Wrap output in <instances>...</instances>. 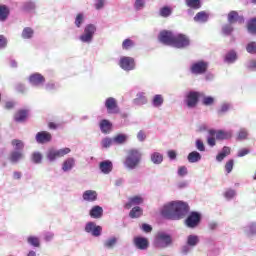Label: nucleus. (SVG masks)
<instances>
[{
    "instance_id": "obj_1",
    "label": "nucleus",
    "mask_w": 256,
    "mask_h": 256,
    "mask_svg": "<svg viewBox=\"0 0 256 256\" xmlns=\"http://www.w3.org/2000/svg\"><path fill=\"white\" fill-rule=\"evenodd\" d=\"M189 204L183 201H171L165 204L160 213L164 219L179 221L189 213Z\"/></svg>"
},
{
    "instance_id": "obj_2",
    "label": "nucleus",
    "mask_w": 256,
    "mask_h": 256,
    "mask_svg": "<svg viewBox=\"0 0 256 256\" xmlns=\"http://www.w3.org/2000/svg\"><path fill=\"white\" fill-rule=\"evenodd\" d=\"M143 154L138 149H131L128 151V154L124 160V167L128 171H135L141 163Z\"/></svg>"
},
{
    "instance_id": "obj_3",
    "label": "nucleus",
    "mask_w": 256,
    "mask_h": 256,
    "mask_svg": "<svg viewBox=\"0 0 256 256\" xmlns=\"http://www.w3.org/2000/svg\"><path fill=\"white\" fill-rule=\"evenodd\" d=\"M153 245L156 249L173 247V236L165 231H159L154 237Z\"/></svg>"
},
{
    "instance_id": "obj_4",
    "label": "nucleus",
    "mask_w": 256,
    "mask_h": 256,
    "mask_svg": "<svg viewBox=\"0 0 256 256\" xmlns=\"http://www.w3.org/2000/svg\"><path fill=\"white\" fill-rule=\"evenodd\" d=\"M97 33V26L95 24H86L84 26L83 33L79 36V41L85 43L86 45H91L93 39H95V34Z\"/></svg>"
},
{
    "instance_id": "obj_5",
    "label": "nucleus",
    "mask_w": 256,
    "mask_h": 256,
    "mask_svg": "<svg viewBox=\"0 0 256 256\" xmlns=\"http://www.w3.org/2000/svg\"><path fill=\"white\" fill-rule=\"evenodd\" d=\"M69 153H71V148H50L46 152V159L49 163H55L57 159H61V157H65V155H69Z\"/></svg>"
},
{
    "instance_id": "obj_6",
    "label": "nucleus",
    "mask_w": 256,
    "mask_h": 256,
    "mask_svg": "<svg viewBox=\"0 0 256 256\" xmlns=\"http://www.w3.org/2000/svg\"><path fill=\"white\" fill-rule=\"evenodd\" d=\"M201 219L203 216L198 211H192L189 213L184 223L188 229H197L198 225H201Z\"/></svg>"
},
{
    "instance_id": "obj_7",
    "label": "nucleus",
    "mask_w": 256,
    "mask_h": 256,
    "mask_svg": "<svg viewBox=\"0 0 256 256\" xmlns=\"http://www.w3.org/2000/svg\"><path fill=\"white\" fill-rule=\"evenodd\" d=\"M203 93L191 90L185 96V103L188 109H195L199 105V98L203 97Z\"/></svg>"
},
{
    "instance_id": "obj_8",
    "label": "nucleus",
    "mask_w": 256,
    "mask_h": 256,
    "mask_svg": "<svg viewBox=\"0 0 256 256\" xmlns=\"http://www.w3.org/2000/svg\"><path fill=\"white\" fill-rule=\"evenodd\" d=\"M209 69V62L205 60H199L190 65V73L192 75H205Z\"/></svg>"
},
{
    "instance_id": "obj_9",
    "label": "nucleus",
    "mask_w": 256,
    "mask_h": 256,
    "mask_svg": "<svg viewBox=\"0 0 256 256\" xmlns=\"http://www.w3.org/2000/svg\"><path fill=\"white\" fill-rule=\"evenodd\" d=\"M119 67L122 68L123 71H135L137 69V63L135 62V58L129 56H122L118 63Z\"/></svg>"
},
{
    "instance_id": "obj_10",
    "label": "nucleus",
    "mask_w": 256,
    "mask_h": 256,
    "mask_svg": "<svg viewBox=\"0 0 256 256\" xmlns=\"http://www.w3.org/2000/svg\"><path fill=\"white\" fill-rule=\"evenodd\" d=\"M85 233L92 235V237H101L103 235V227L97 225L94 221H89L84 227Z\"/></svg>"
},
{
    "instance_id": "obj_11",
    "label": "nucleus",
    "mask_w": 256,
    "mask_h": 256,
    "mask_svg": "<svg viewBox=\"0 0 256 256\" xmlns=\"http://www.w3.org/2000/svg\"><path fill=\"white\" fill-rule=\"evenodd\" d=\"M158 40L160 41V43H163V45L173 46V42L175 40V33L170 30H162L158 35Z\"/></svg>"
},
{
    "instance_id": "obj_12",
    "label": "nucleus",
    "mask_w": 256,
    "mask_h": 256,
    "mask_svg": "<svg viewBox=\"0 0 256 256\" xmlns=\"http://www.w3.org/2000/svg\"><path fill=\"white\" fill-rule=\"evenodd\" d=\"M189 44L190 40L184 34H175L172 47H176V49H185V47H189Z\"/></svg>"
},
{
    "instance_id": "obj_13",
    "label": "nucleus",
    "mask_w": 256,
    "mask_h": 256,
    "mask_svg": "<svg viewBox=\"0 0 256 256\" xmlns=\"http://www.w3.org/2000/svg\"><path fill=\"white\" fill-rule=\"evenodd\" d=\"M243 235L246 239H255L256 237V221L248 222L242 227Z\"/></svg>"
},
{
    "instance_id": "obj_14",
    "label": "nucleus",
    "mask_w": 256,
    "mask_h": 256,
    "mask_svg": "<svg viewBox=\"0 0 256 256\" xmlns=\"http://www.w3.org/2000/svg\"><path fill=\"white\" fill-rule=\"evenodd\" d=\"M28 81L32 87H43L45 85V76L36 72L29 76Z\"/></svg>"
},
{
    "instance_id": "obj_15",
    "label": "nucleus",
    "mask_w": 256,
    "mask_h": 256,
    "mask_svg": "<svg viewBox=\"0 0 256 256\" xmlns=\"http://www.w3.org/2000/svg\"><path fill=\"white\" fill-rule=\"evenodd\" d=\"M105 108L107 109V113L110 115H115L119 113V106L117 105V100L113 97H109L105 100Z\"/></svg>"
},
{
    "instance_id": "obj_16",
    "label": "nucleus",
    "mask_w": 256,
    "mask_h": 256,
    "mask_svg": "<svg viewBox=\"0 0 256 256\" xmlns=\"http://www.w3.org/2000/svg\"><path fill=\"white\" fill-rule=\"evenodd\" d=\"M53 136L48 131H40L36 134L35 140L38 145H45V143H51Z\"/></svg>"
},
{
    "instance_id": "obj_17",
    "label": "nucleus",
    "mask_w": 256,
    "mask_h": 256,
    "mask_svg": "<svg viewBox=\"0 0 256 256\" xmlns=\"http://www.w3.org/2000/svg\"><path fill=\"white\" fill-rule=\"evenodd\" d=\"M228 23L235 25V23H239L240 25L245 23V18L243 15H239V12L232 10L227 15Z\"/></svg>"
},
{
    "instance_id": "obj_18",
    "label": "nucleus",
    "mask_w": 256,
    "mask_h": 256,
    "mask_svg": "<svg viewBox=\"0 0 256 256\" xmlns=\"http://www.w3.org/2000/svg\"><path fill=\"white\" fill-rule=\"evenodd\" d=\"M133 243L136 249H139L140 251H146V249H149V240L146 237L136 236L134 237Z\"/></svg>"
},
{
    "instance_id": "obj_19",
    "label": "nucleus",
    "mask_w": 256,
    "mask_h": 256,
    "mask_svg": "<svg viewBox=\"0 0 256 256\" xmlns=\"http://www.w3.org/2000/svg\"><path fill=\"white\" fill-rule=\"evenodd\" d=\"M117 243H119V238L115 235L109 236L102 241L103 248L108 251H111L114 247H117Z\"/></svg>"
},
{
    "instance_id": "obj_20",
    "label": "nucleus",
    "mask_w": 256,
    "mask_h": 256,
    "mask_svg": "<svg viewBox=\"0 0 256 256\" xmlns=\"http://www.w3.org/2000/svg\"><path fill=\"white\" fill-rule=\"evenodd\" d=\"M23 159H25V154L22 151H11L8 156V161H10L11 165H18Z\"/></svg>"
},
{
    "instance_id": "obj_21",
    "label": "nucleus",
    "mask_w": 256,
    "mask_h": 256,
    "mask_svg": "<svg viewBox=\"0 0 256 256\" xmlns=\"http://www.w3.org/2000/svg\"><path fill=\"white\" fill-rule=\"evenodd\" d=\"M147 103H149V100L145 92H138L135 99H133V104L137 107H143V105H147Z\"/></svg>"
},
{
    "instance_id": "obj_22",
    "label": "nucleus",
    "mask_w": 256,
    "mask_h": 256,
    "mask_svg": "<svg viewBox=\"0 0 256 256\" xmlns=\"http://www.w3.org/2000/svg\"><path fill=\"white\" fill-rule=\"evenodd\" d=\"M99 169L103 175H109L113 171V162L111 160H103L99 163Z\"/></svg>"
},
{
    "instance_id": "obj_23",
    "label": "nucleus",
    "mask_w": 256,
    "mask_h": 256,
    "mask_svg": "<svg viewBox=\"0 0 256 256\" xmlns=\"http://www.w3.org/2000/svg\"><path fill=\"white\" fill-rule=\"evenodd\" d=\"M35 9H37L35 0H26L22 3V11L24 13H35Z\"/></svg>"
},
{
    "instance_id": "obj_24",
    "label": "nucleus",
    "mask_w": 256,
    "mask_h": 256,
    "mask_svg": "<svg viewBox=\"0 0 256 256\" xmlns=\"http://www.w3.org/2000/svg\"><path fill=\"white\" fill-rule=\"evenodd\" d=\"M99 127L101 133L108 135V133H111V129H113V124L107 119H102L99 123Z\"/></svg>"
},
{
    "instance_id": "obj_25",
    "label": "nucleus",
    "mask_w": 256,
    "mask_h": 256,
    "mask_svg": "<svg viewBox=\"0 0 256 256\" xmlns=\"http://www.w3.org/2000/svg\"><path fill=\"white\" fill-rule=\"evenodd\" d=\"M165 103V98L161 94H155L152 97L151 105L154 107V109H159L163 107V104Z\"/></svg>"
},
{
    "instance_id": "obj_26",
    "label": "nucleus",
    "mask_w": 256,
    "mask_h": 256,
    "mask_svg": "<svg viewBox=\"0 0 256 256\" xmlns=\"http://www.w3.org/2000/svg\"><path fill=\"white\" fill-rule=\"evenodd\" d=\"M73 167H75V158L69 157L62 163V171L63 173H69V171L73 170Z\"/></svg>"
},
{
    "instance_id": "obj_27",
    "label": "nucleus",
    "mask_w": 256,
    "mask_h": 256,
    "mask_svg": "<svg viewBox=\"0 0 256 256\" xmlns=\"http://www.w3.org/2000/svg\"><path fill=\"white\" fill-rule=\"evenodd\" d=\"M89 215L92 219H101L103 217V207L99 205L93 206L89 211Z\"/></svg>"
},
{
    "instance_id": "obj_28",
    "label": "nucleus",
    "mask_w": 256,
    "mask_h": 256,
    "mask_svg": "<svg viewBox=\"0 0 256 256\" xmlns=\"http://www.w3.org/2000/svg\"><path fill=\"white\" fill-rule=\"evenodd\" d=\"M28 116L29 110H18L17 113L14 115V121H16V123H23L26 121Z\"/></svg>"
},
{
    "instance_id": "obj_29",
    "label": "nucleus",
    "mask_w": 256,
    "mask_h": 256,
    "mask_svg": "<svg viewBox=\"0 0 256 256\" xmlns=\"http://www.w3.org/2000/svg\"><path fill=\"white\" fill-rule=\"evenodd\" d=\"M82 199L88 203H93L97 199V192L95 190H86L82 195Z\"/></svg>"
},
{
    "instance_id": "obj_30",
    "label": "nucleus",
    "mask_w": 256,
    "mask_h": 256,
    "mask_svg": "<svg viewBox=\"0 0 256 256\" xmlns=\"http://www.w3.org/2000/svg\"><path fill=\"white\" fill-rule=\"evenodd\" d=\"M237 59V52L235 50H230L226 53L224 57V63H227L228 65H233V63H235Z\"/></svg>"
},
{
    "instance_id": "obj_31",
    "label": "nucleus",
    "mask_w": 256,
    "mask_h": 256,
    "mask_svg": "<svg viewBox=\"0 0 256 256\" xmlns=\"http://www.w3.org/2000/svg\"><path fill=\"white\" fill-rule=\"evenodd\" d=\"M150 161L153 165H161L163 163V154L158 151L150 153Z\"/></svg>"
},
{
    "instance_id": "obj_32",
    "label": "nucleus",
    "mask_w": 256,
    "mask_h": 256,
    "mask_svg": "<svg viewBox=\"0 0 256 256\" xmlns=\"http://www.w3.org/2000/svg\"><path fill=\"white\" fill-rule=\"evenodd\" d=\"M195 23H207L209 21V13L206 11H200L194 16Z\"/></svg>"
},
{
    "instance_id": "obj_33",
    "label": "nucleus",
    "mask_w": 256,
    "mask_h": 256,
    "mask_svg": "<svg viewBox=\"0 0 256 256\" xmlns=\"http://www.w3.org/2000/svg\"><path fill=\"white\" fill-rule=\"evenodd\" d=\"M143 203V197L141 196H134L129 198L128 202L125 204L126 209H131L135 205H141Z\"/></svg>"
},
{
    "instance_id": "obj_34",
    "label": "nucleus",
    "mask_w": 256,
    "mask_h": 256,
    "mask_svg": "<svg viewBox=\"0 0 256 256\" xmlns=\"http://www.w3.org/2000/svg\"><path fill=\"white\" fill-rule=\"evenodd\" d=\"M228 155H231V148H229V146H224L222 150L217 154L216 161L221 163Z\"/></svg>"
},
{
    "instance_id": "obj_35",
    "label": "nucleus",
    "mask_w": 256,
    "mask_h": 256,
    "mask_svg": "<svg viewBox=\"0 0 256 256\" xmlns=\"http://www.w3.org/2000/svg\"><path fill=\"white\" fill-rule=\"evenodd\" d=\"M233 137V133L231 131L218 130L216 133L217 141H225L227 139H231Z\"/></svg>"
},
{
    "instance_id": "obj_36",
    "label": "nucleus",
    "mask_w": 256,
    "mask_h": 256,
    "mask_svg": "<svg viewBox=\"0 0 256 256\" xmlns=\"http://www.w3.org/2000/svg\"><path fill=\"white\" fill-rule=\"evenodd\" d=\"M87 17L83 12H80L76 15L75 20H74V25L77 29H81L83 25L85 24V20Z\"/></svg>"
},
{
    "instance_id": "obj_37",
    "label": "nucleus",
    "mask_w": 256,
    "mask_h": 256,
    "mask_svg": "<svg viewBox=\"0 0 256 256\" xmlns=\"http://www.w3.org/2000/svg\"><path fill=\"white\" fill-rule=\"evenodd\" d=\"M237 141H247L249 139V129L242 127L238 130L236 135Z\"/></svg>"
},
{
    "instance_id": "obj_38",
    "label": "nucleus",
    "mask_w": 256,
    "mask_h": 256,
    "mask_svg": "<svg viewBox=\"0 0 256 256\" xmlns=\"http://www.w3.org/2000/svg\"><path fill=\"white\" fill-rule=\"evenodd\" d=\"M128 139L129 135L119 133L113 138L114 145H125V142L128 141Z\"/></svg>"
},
{
    "instance_id": "obj_39",
    "label": "nucleus",
    "mask_w": 256,
    "mask_h": 256,
    "mask_svg": "<svg viewBox=\"0 0 256 256\" xmlns=\"http://www.w3.org/2000/svg\"><path fill=\"white\" fill-rule=\"evenodd\" d=\"M222 35H224V37H231V35H233V31H235V28L233 27V24L231 23H227L222 25Z\"/></svg>"
},
{
    "instance_id": "obj_40",
    "label": "nucleus",
    "mask_w": 256,
    "mask_h": 256,
    "mask_svg": "<svg viewBox=\"0 0 256 256\" xmlns=\"http://www.w3.org/2000/svg\"><path fill=\"white\" fill-rule=\"evenodd\" d=\"M199 236L195 234H190L187 236L186 243L193 249L199 245Z\"/></svg>"
},
{
    "instance_id": "obj_41",
    "label": "nucleus",
    "mask_w": 256,
    "mask_h": 256,
    "mask_svg": "<svg viewBox=\"0 0 256 256\" xmlns=\"http://www.w3.org/2000/svg\"><path fill=\"white\" fill-rule=\"evenodd\" d=\"M185 5L189 7V9L199 10L203 6L201 0H185Z\"/></svg>"
},
{
    "instance_id": "obj_42",
    "label": "nucleus",
    "mask_w": 256,
    "mask_h": 256,
    "mask_svg": "<svg viewBox=\"0 0 256 256\" xmlns=\"http://www.w3.org/2000/svg\"><path fill=\"white\" fill-rule=\"evenodd\" d=\"M187 159L190 163H199V161L202 159V156L198 151H192L188 154Z\"/></svg>"
},
{
    "instance_id": "obj_43",
    "label": "nucleus",
    "mask_w": 256,
    "mask_h": 256,
    "mask_svg": "<svg viewBox=\"0 0 256 256\" xmlns=\"http://www.w3.org/2000/svg\"><path fill=\"white\" fill-rule=\"evenodd\" d=\"M143 215V209L139 206L133 207L129 212L130 219H139Z\"/></svg>"
},
{
    "instance_id": "obj_44",
    "label": "nucleus",
    "mask_w": 256,
    "mask_h": 256,
    "mask_svg": "<svg viewBox=\"0 0 256 256\" xmlns=\"http://www.w3.org/2000/svg\"><path fill=\"white\" fill-rule=\"evenodd\" d=\"M11 145L14 149L12 151H21L23 153V149H25V143L19 139H13Z\"/></svg>"
},
{
    "instance_id": "obj_45",
    "label": "nucleus",
    "mask_w": 256,
    "mask_h": 256,
    "mask_svg": "<svg viewBox=\"0 0 256 256\" xmlns=\"http://www.w3.org/2000/svg\"><path fill=\"white\" fill-rule=\"evenodd\" d=\"M247 32L249 35H256V18L247 21Z\"/></svg>"
},
{
    "instance_id": "obj_46",
    "label": "nucleus",
    "mask_w": 256,
    "mask_h": 256,
    "mask_svg": "<svg viewBox=\"0 0 256 256\" xmlns=\"http://www.w3.org/2000/svg\"><path fill=\"white\" fill-rule=\"evenodd\" d=\"M31 161L34 165H41L43 163V154L39 151L33 152L31 154Z\"/></svg>"
},
{
    "instance_id": "obj_47",
    "label": "nucleus",
    "mask_w": 256,
    "mask_h": 256,
    "mask_svg": "<svg viewBox=\"0 0 256 256\" xmlns=\"http://www.w3.org/2000/svg\"><path fill=\"white\" fill-rule=\"evenodd\" d=\"M10 10L6 5H0V21L5 22L9 17Z\"/></svg>"
},
{
    "instance_id": "obj_48",
    "label": "nucleus",
    "mask_w": 256,
    "mask_h": 256,
    "mask_svg": "<svg viewBox=\"0 0 256 256\" xmlns=\"http://www.w3.org/2000/svg\"><path fill=\"white\" fill-rule=\"evenodd\" d=\"M173 10L169 6H164L159 10V16L167 19V17H171Z\"/></svg>"
},
{
    "instance_id": "obj_49",
    "label": "nucleus",
    "mask_w": 256,
    "mask_h": 256,
    "mask_svg": "<svg viewBox=\"0 0 256 256\" xmlns=\"http://www.w3.org/2000/svg\"><path fill=\"white\" fill-rule=\"evenodd\" d=\"M35 31L31 27H25L22 31V39H33Z\"/></svg>"
},
{
    "instance_id": "obj_50",
    "label": "nucleus",
    "mask_w": 256,
    "mask_h": 256,
    "mask_svg": "<svg viewBox=\"0 0 256 256\" xmlns=\"http://www.w3.org/2000/svg\"><path fill=\"white\" fill-rule=\"evenodd\" d=\"M27 243L28 245H31V247H41V241L37 236H28Z\"/></svg>"
},
{
    "instance_id": "obj_51",
    "label": "nucleus",
    "mask_w": 256,
    "mask_h": 256,
    "mask_svg": "<svg viewBox=\"0 0 256 256\" xmlns=\"http://www.w3.org/2000/svg\"><path fill=\"white\" fill-rule=\"evenodd\" d=\"M111 145H115L113 138L105 137L101 140L102 149H109V147H111Z\"/></svg>"
},
{
    "instance_id": "obj_52",
    "label": "nucleus",
    "mask_w": 256,
    "mask_h": 256,
    "mask_svg": "<svg viewBox=\"0 0 256 256\" xmlns=\"http://www.w3.org/2000/svg\"><path fill=\"white\" fill-rule=\"evenodd\" d=\"M135 47V41L131 40V38L125 39L122 42V49L124 51H129V49H133Z\"/></svg>"
},
{
    "instance_id": "obj_53",
    "label": "nucleus",
    "mask_w": 256,
    "mask_h": 256,
    "mask_svg": "<svg viewBox=\"0 0 256 256\" xmlns=\"http://www.w3.org/2000/svg\"><path fill=\"white\" fill-rule=\"evenodd\" d=\"M231 109V103H223L221 104L220 108L217 110L218 115H225Z\"/></svg>"
},
{
    "instance_id": "obj_54",
    "label": "nucleus",
    "mask_w": 256,
    "mask_h": 256,
    "mask_svg": "<svg viewBox=\"0 0 256 256\" xmlns=\"http://www.w3.org/2000/svg\"><path fill=\"white\" fill-rule=\"evenodd\" d=\"M215 103V98L213 96H203L202 104L206 107H211Z\"/></svg>"
},
{
    "instance_id": "obj_55",
    "label": "nucleus",
    "mask_w": 256,
    "mask_h": 256,
    "mask_svg": "<svg viewBox=\"0 0 256 256\" xmlns=\"http://www.w3.org/2000/svg\"><path fill=\"white\" fill-rule=\"evenodd\" d=\"M134 9L135 11H143L145 9V0H135Z\"/></svg>"
},
{
    "instance_id": "obj_56",
    "label": "nucleus",
    "mask_w": 256,
    "mask_h": 256,
    "mask_svg": "<svg viewBox=\"0 0 256 256\" xmlns=\"http://www.w3.org/2000/svg\"><path fill=\"white\" fill-rule=\"evenodd\" d=\"M246 51H247V53H250V55H255V53H256V42H249L246 45Z\"/></svg>"
},
{
    "instance_id": "obj_57",
    "label": "nucleus",
    "mask_w": 256,
    "mask_h": 256,
    "mask_svg": "<svg viewBox=\"0 0 256 256\" xmlns=\"http://www.w3.org/2000/svg\"><path fill=\"white\" fill-rule=\"evenodd\" d=\"M236 195H237V192L233 189L226 190V192L224 193V197L228 201H231V199H233V197H235Z\"/></svg>"
},
{
    "instance_id": "obj_58",
    "label": "nucleus",
    "mask_w": 256,
    "mask_h": 256,
    "mask_svg": "<svg viewBox=\"0 0 256 256\" xmlns=\"http://www.w3.org/2000/svg\"><path fill=\"white\" fill-rule=\"evenodd\" d=\"M234 165H235V160L233 159L228 160L225 164L226 173H231V171H233Z\"/></svg>"
},
{
    "instance_id": "obj_59",
    "label": "nucleus",
    "mask_w": 256,
    "mask_h": 256,
    "mask_svg": "<svg viewBox=\"0 0 256 256\" xmlns=\"http://www.w3.org/2000/svg\"><path fill=\"white\" fill-rule=\"evenodd\" d=\"M195 147L200 152H205V143H203V140L196 139Z\"/></svg>"
},
{
    "instance_id": "obj_60",
    "label": "nucleus",
    "mask_w": 256,
    "mask_h": 256,
    "mask_svg": "<svg viewBox=\"0 0 256 256\" xmlns=\"http://www.w3.org/2000/svg\"><path fill=\"white\" fill-rule=\"evenodd\" d=\"M246 68L248 71H256V59H252L246 62Z\"/></svg>"
},
{
    "instance_id": "obj_61",
    "label": "nucleus",
    "mask_w": 256,
    "mask_h": 256,
    "mask_svg": "<svg viewBox=\"0 0 256 256\" xmlns=\"http://www.w3.org/2000/svg\"><path fill=\"white\" fill-rule=\"evenodd\" d=\"M94 7L96 11H101L105 7V0H96Z\"/></svg>"
},
{
    "instance_id": "obj_62",
    "label": "nucleus",
    "mask_w": 256,
    "mask_h": 256,
    "mask_svg": "<svg viewBox=\"0 0 256 256\" xmlns=\"http://www.w3.org/2000/svg\"><path fill=\"white\" fill-rule=\"evenodd\" d=\"M177 173H178L179 177H185V175H187L189 173V171L187 170V166L179 167Z\"/></svg>"
},
{
    "instance_id": "obj_63",
    "label": "nucleus",
    "mask_w": 256,
    "mask_h": 256,
    "mask_svg": "<svg viewBox=\"0 0 256 256\" xmlns=\"http://www.w3.org/2000/svg\"><path fill=\"white\" fill-rule=\"evenodd\" d=\"M7 38L4 35H0V51L7 48Z\"/></svg>"
},
{
    "instance_id": "obj_64",
    "label": "nucleus",
    "mask_w": 256,
    "mask_h": 256,
    "mask_svg": "<svg viewBox=\"0 0 256 256\" xmlns=\"http://www.w3.org/2000/svg\"><path fill=\"white\" fill-rule=\"evenodd\" d=\"M141 230L144 232V233H151V231H153V227L147 223H143L141 225Z\"/></svg>"
}]
</instances>
